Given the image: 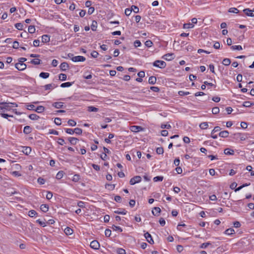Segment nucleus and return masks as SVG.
Here are the masks:
<instances>
[{
  "label": "nucleus",
  "instance_id": "nucleus-36",
  "mask_svg": "<svg viewBox=\"0 0 254 254\" xmlns=\"http://www.w3.org/2000/svg\"><path fill=\"white\" fill-rule=\"evenodd\" d=\"M231 49L232 50H242L243 49L242 47L240 45H235L231 47Z\"/></svg>",
  "mask_w": 254,
  "mask_h": 254
},
{
  "label": "nucleus",
  "instance_id": "nucleus-21",
  "mask_svg": "<svg viewBox=\"0 0 254 254\" xmlns=\"http://www.w3.org/2000/svg\"><path fill=\"white\" fill-rule=\"evenodd\" d=\"M64 233L66 235H71L72 233H73V230L68 227H67L65 229H64Z\"/></svg>",
  "mask_w": 254,
  "mask_h": 254
},
{
  "label": "nucleus",
  "instance_id": "nucleus-54",
  "mask_svg": "<svg viewBox=\"0 0 254 254\" xmlns=\"http://www.w3.org/2000/svg\"><path fill=\"white\" fill-rule=\"evenodd\" d=\"M153 45V43L150 40H147L145 42V45L147 47H151Z\"/></svg>",
  "mask_w": 254,
  "mask_h": 254
},
{
  "label": "nucleus",
  "instance_id": "nucleus-28",
  "mask_svg": "<svg viewBox=\"0 0 254 254\" xmlns=\"http://www.w3.org/2000/svg\"><path fill=\"white\" fill-rule=\"evenodd\" d=\"M199 127L202 129H207L208 128V123L207 122L201 123L199 125Z\"/></svg>",
  "mask_w": 254,
  "mask_h": 254
},
{
  "label": "nucleus",
  "instance_id": "nucleus-26",
  "mask_svg": "<svg viewBox=\"0 0 254 254\" xmlns=\"http://www.w3.org/2000/svg\"><path fill=\"white\" fill-rule=\"evenodd\" d=\"M224 153L226 155H233L234 153V151L233 150L231 149L230 148H226L224 150Z\"/></svg>",
  "mask_w": 254,
  "mask_h": 254
},
{
  "label": "nucleus",
  "instance_id": "nucleus-38",
  "mask_svg": "<svg viewBox=\"0 0 254 254\" xmlns=\"http://www.w3.org/2000/svg\"><path fill=\"white\" fill-rule=\"evenodd\" d=\"M80 179V176L78 174H75L72 179V181L77 182Z\"/></svg>",
  "mask_w": 254,
  "mask_h": 254
},
{
  "label": "nucleus",
  "instance_id": "nucleus-60",
  "mask_svg": "<svg viewBox=\"0 0 254 254\" xmlns=\"http://www.w3.org/2000/svg\"><path fill=\"white\" fill-rule=\"evenodd\" d=\"M171 127V126L169 124H166V125L162 124L161 125V128H167V129H169V128H170Z\"/></svg>",
  "mask_w": 254,
  "mask_h": 254
},
{
  "label": "nucleus",
  "instance_id": "nucleus-13",
  "mask_svg": "<svg viewBox=\"0 0 254 254\" xmlns=\"http://www.w3.org/2000/svg\"><path fill=\"white\" fill-rule=\"evenodd\" d=\"M50 37L48 35H44L42 36V42L43 43H46L50 41Z\"/></svg>",
  "mask_w": 254,
  "mask_h": 254
},
{
  "label": "nucleus",
  "instance_id": "nucleus-6",
  "mask_svg": "<svg viewBox=\"0 0 254 254\" xmlns=\"http://www.w3.org/2000/svg\"><path fill=\"white\" fill-rule=\"evenodd\" d=\"M162 58L166 61H171L175 58V56L173 53H168L165 54L162 57Z\"/></svg>",
  "mask_w": 254,
  "mask_h": 254
},
{
  "label": "nucleus",
  "instance_id": "nucleus-62",
  "mask_svg": "<svg viewBox=\"0 0 254 254\" xmlns=\"http://www.w3.org/2000/svg\"><path fill=\"white\" fill-rule=\"evenodd\" d=\"M98 55V53L96 51H93L91 54V56L94 58H97Z\"/></svg>",
  "mask_w": 254,
  "mask_h": 254
},
{
  "label": "nucleus",
  "instance_id": "nucleus-24",
  "mask_svg": "<svg viewBox=\"0 0 254 254\" xmlns=\"http://www.w3.org/2000/svg\"><path fill=\"white\" fill-rule=\"evenodd\" d=\"M97 27V22L95 20H93L92 21V24L91 25V29L92 31H96Z\"/></svg>",
  "mask_w": 254,
  "mask_h": 254
},
{
  "label": "nucleus",
  "instance_id": "nucleus-37",
  "mask_svg": "<svg viewBox=\"0 0 254 254\" xmlns=\"http://www.w3.org/2000/svg\"><path fill=\"white\" fill-rule=\"evenodd\" d=\"M64 172L62 171H59L56 175V178L58 180L62 179L64 176Z\"/></svg>",
  "mask_w": 254,
  "mask_h": 254
},
{
  "label": "nucleus",
  "instance_id": "nucleus-41",
  "mask_svg": "<svg viewBox=\"0 0 254 254\" xmlns=\"http://www.w3.org/2000/svg\"><path fill=\"white\" fill-rule=\"evenodd\" d=\"M23 25L21 23H17L15 24V27L19 30H22L23 29Z\"/></svg>",
  "mask_w": 254,
  "mask_h": 254
},
{
  "label": "nucleus",
  "instance_id": "nucleus-42",
  "mask_svg": "<svg viewBox=\"0 0 254 254\" xmlns=\"http://www.w3.org/2000/svg\"><path fill=\"white\" fill-rule=\"evenodd\" d=\"M112 229L114 231H118L120 232H122L123 231V229L121 227L119 226H116L115 225H113L112 226Z\"/></svg>",
  "mask_w": 254,
  "mask_h": 254
},
{
  "label": "nucleus",
  "instance_id": "nucleus-51",
  "mask_svg": "<svg viewBox=\"0 0 254 254\" xmlns=\"http://www.w3.org/2000/svg\"><path fill=\"white\" fill-rule=\"evenodd\" d=\"M219 112V108L217 107H215L212 108V113L213 114H217Z\"/></svg>",
  "mask_w": 254,
  "mask_h": 254
},
{
  "label": "nucleus",
  "instance_id": "nucleus-14",
  "mask_svg": "<svg viewBox=\"0 0 254 254\" xmlns=\"http://www.w3.org/2000/svg\"><path fill=\"white\" fill-rule=\"evenodd\" d=\"M32 128L29 126H26L24 127L23 132L26 134H28L31 132Z\"/></svg>",
  "mask_w": 254,
  "mask_h": 254
},
{
  "label": "nucleus",
  "instance_id": "nucleus-32",
  "mask_svg": "<svg viewBox=\"0 0 254 254\" xmlns=\"http://www.w3.org/2000/svg\"><path fill=\"white\" fill-rule=\"evenodd\" d=\"M234 230L233 228H229V229H226L224 233L225 234H227L228 235H231L233 234L234 233Z\"/></svg>",
  "mask_w": 254,
  "mask_h": 254
},
{
  "label": "nucleus",
  "instance_id": "nucleus-48",
  "mask_svg": "<svg viewBox=\"0 0 254 254\" xmlns=\"http://www.w3.org/2000/svg\"><path fill=\"white\" fill-rule=\"evenodd\" d=\"M156 153L158 154H163L164 153V149L163 147H158L156 149Z\"/></svg>",
  "mask_w": 254,
  "mask_h": 254
},
{
  "label": "nucleus",
  "instance_id": "nucleus-45",
  "mask_svg": "<svg viewBox=\"0 0 254 254\" xmlns=\"http://www.w3.org/2000/svg\"><path fill=\"white\" fill-rule=\"evenodd\" d=\"M74 132L76 134L80 135L82 133V130L80 128H75L74 129Z\"/></svg>",
  "mask_w": 254,
  "mask_h": 254
},
{
  "label": "nucleus",
  "instance_id": "nucleus-3",
  "mask_svg": "<svg viewBox=\"0 0 254 254\" xmlns=\"http://www.w3.org/2000/svg\"><path fill=\"white\" fill-rule=\"evenodd\" d=\"M15 67L19 70H23L26 69L27 65L24 63H17L15 64Z\"/></svg>",
  "mask_w": 254,
  "mask_h": 254
},
{
  "label": "nucleus",
  "instance_id": "nucleus-35",
  "mask_svg": "<svg viewBox=\"0 0 254 254\" xmlns=\"http://www.w3.org/2000/svg\"><path fill=\"white\" fill-rule=\"evenodd\" d=\"M194 26L193 24L192 23H185L184 24L183 27L185 29H190L192 28Z\"/></svg>",
  "mask_w": 254,
  "mask_h": 254
},
{
  "label": "nucleus",
  "instance_id": "nucleus-29",
  "mask_svg": "<svg viewBox=\"0 0 254 254\" xmlns=\"http://www.w3.org/2000/svg\"><path fill=\"white\" fill-rule=\"evenodd\" d=\"M50 74L48 72H42L40 73L39 76L41 78L46 79L49 77Z\"/></svg>",
  "mask_w": 254,
  "mask_h": 254
},
{
  "label": "nucleus",
  "instance_id": "nucleus-47",
  "mask_svg": "<svg viewBox=\"0 0 254 254\" xmlns=\"http://www.w3.org/2000/svg\"><path fill=\"white\" fill-rule=\"evenodd\" d=\"M117 253L118 254H126V252L125 250L122 248H118L117 250Z\"/></svg>",
  "mask_w": 254,
  "mask_h": 254
},
{
  "label": "nucleus",
  "instance_id": "nucleus-56",
  "mask_svg": "<svg viewBox=\"0 0 254 254\" xmlns=\"http://www.w3.org/2000/svg\"><path fill=\"white\" fill-rule=\"evenodd\" d=\"M54 122L58 126L61 125V119L59 118H56L55 119Z\"/></svg>",
  "mask_w": 254,
  "mask_h": 254
},
{
  "label": "nucleus",
  "instance_id": "nucleus-23",
  "mask_svg": "<svg viewBox=\"0 0 254 254\" xmlns=\"http://www.w3.org/2000/svg\"><path fill=\"white\" fill-rule=\"evenodd\" d=\"M68 140L71 144L74 145L76 144L78 139L75 137H70Z\"/></svg>",
  "mask_w": 254,
  "mask_h": 254
},
{
  "label": "nucleus",
  "instance_id": "nucleus-44",
  "mask_svg": "<svg viewBox=\"0 0 254 254\" xmlns=\"http://www.w3.org/2000/svg\"><path fill=\"white\" fill-rule=\"evenodd\" d=\"M28 32L30 33H34L35 32V28L34 26L30 25L28 27Z\"/></svg>",
  "mask_w": 254,
  "mask_h": 254
},
{
  "label": "nucleus",
  "instance_id": "nucleus-10",
  "mask_svg": "<svg viewBox=\"0 0 254 254\" xmlns=\"http://www.w3.org/2000/svg\"><path fill=\"white\" fill-rule=\"evenodd\" d=\"M131 131L135 132H137L143 130V128L140 126H132L130 127Z\"/></svg>",
  "mask_w": 254,
  "mask_h": 254
},
{
  "label": "nucleus",
  "instance_id": "nucleus-59",
  "mask_svg": "<svg viewBox=\"0 0 254 254\" xmlns=\"http://www.w3.org/2000/svg\"><path fill=\"white\" fill-rule=\"evenodd\" d=\"M105 234L106 237H110L111 235V230L108 229H106L105 231Z\"/></svg>",
  "mask_w": 254,
  "mask_h": 254
},
{
  "label": "nucleus",
  "instance_id": "nucleus-63",
  "mask_svg": "<svg viewBox=\"0 0 254 254\" xmlns=\"http://www.w3.org/2000/svg\"><path fill=\"white\" fill-rule=\"evenodd\" d=\"M131 11H132V10H131L130 9L126 8L125 9V13L127 16H129L130 14Z\"/></svg>",
  "mask_w": 254,
  "mask_h": 254
},
{
  "label": "nucleus",
  "instance_id": "nucleus-7",
  "mask_svg": "<svg viewBox=\"0 0 254 254\" xmlns=\"http://www.w3.org/2000/svg\"><path fill=\"white\" fill-rule=\"evenodd\" d=\"M90 246L94 250H98L100 247V244L97 241L94 240L90 243Z\"/></svg>",
  "mask_w": 254,
  "mask_h": 254
},
{
  "label": "nucleus",
  "instance_id": "nucleus-25",
  "mask_svg": "<svg viewBox=\"0 0 254 254\" xmlns=\"http://www.w3.org/2000/svg\"><path fill=\"white\" fill-rule=\"evenodd\" d=\"M87 111L89 112H97L99 111V109L93 106H89L88 107Z\"/></svg>",
  "mask_w": 254,
  "mask_h": 254
},
{
  "label": "nucleus",
  "instance_id": "nucleus-17",
  "mask_svg": "<svg viewBox=\"0 0 254 254\" xmlns=\"http://www.w3.org/2000/svg\"><path fill=\"white\" fill-rule=\"evenodd\" d=\"M229 134V133L227 130H224L221 131L219 133V135L221 137L226 138L228 136Z\"/></svg>",
  "mask_w": 254,
  "mask_h": 254
},
{
  "label": "nucleus",
  "instance_id": "nucleus-27",
  "mask_svg": "<svg viewBox=\"0 0 254 254\" xmlns=\"http://www.w3.org/2000/svg\"><path fill=\"white\" fill-rule=\"evenodd\" d=\"M114 212L118 214L125 215L127 213V211L125 209H119L115 211Z\"/></svg>",
  "mask_w": 254,
  "mask_h": 254
},
{
  "label": "nucleus",
  "instance_id": "nucleus-64",
  "mask_svg": "<svg viewBox=\"0 0 254 254\" xmlns=\"http://www.w3.org/2000/svg\"><path fill=\"white\" fill-rule=\"evenodd\" d=\"M77 206L80 208H84L85 207L84 202L82 201H79L77 203Z\"/></svg>",
  "mask_w": 254,
  "mask_h": 254
},
{
  "label": "nucleus",
  "instance_id": "nucleus-30",
  "mask_svg": "<svg viewBox=\"0 0 254 254\" xmlns=\"http://www.w3.org/2000/svg\"><path fill=\"white\" fill-rule=\"evenodd\" d=\"M45 110L44 107L42 106H39L37 107V108L35 110L36 112L38 113H41L44 112Z\"/></svg>",
  "mask_w": 254,
  "mask_h": 254
},
{
  "label": "nucleus",
  "instance_id": "nucleus-2",
  "mask_svg": "<svg viewBox=\"0 0 254 254\" xmlns=\"http://www.w3.org/2000/svg\"><path fill=\"white\" fill-rule=\"evenodd\" d=\"M141 181V178L139 176H136L132 178L129 181V184L131 185H133L136 183L140 182Z\"/></svg>",
  "mask_w": 254,
  "mask_h": 254
},
{
  "label": "nucleus",
  "instance_id": "nucleus-16",
  "mask_svg": "<svg viewBox=\"0 0 254 254\" xmlns=\"http://www.w3.org/2000/svg\"><path fill=\"white\" fill-rule=\"evenodd\" d=\"M243 11L245 13V14L249 16H254V14L253 13V11L251 10L250 8H246L244 9Z\"/></svg>",
  "mask_w": 254,
  "mask_h": 254
},
{
  "label": "nucleus",
  "instance_id": "nucleus-8",
  "mask_svg": "<svg viewBox=\"0 0 254 254\" xmlns=\"http://www.w3.org/2000/svg\"><path fill=\"white\" fill-rule=\"evenodd\" d=\"M144 237L146 238L147 241L151 244H152L154 243V241L151 236V235L148 233V232H146L144 234Z\"/></svg>",
  "mask_w": 254,
  "mask_h": 254
},
{
  "label": "nucleus",
  "instance_id": "nucleus-49",
  "mask_svg": "<svg viewBox=\"0 0 254 254\" xmlns=\"http://www.w3.org/2000/svg\"><path fill=\"white\" fill-rule=\"evenodd\" d=\"M130 9L135 13H137L139 12L138 7L135 5H132Z\"/></svg>",
  "mask_w": 254,
  "mask_h": 254
},
{
  "label": "nucleus",
  "instance_id": "nucleus-57",
  "mask_svg": "<svg viewBox=\"0 0 254 254\" xmlns=\"http://www.w3.org/2000/svg\"><path fill=\"white\" fill-rule=\"evenodd\" d=\"M150 89L155 92H158L160 91V89L156 86H151L150 87Z\"/></svg>",
  "mask_w": 254,
  "mask_h": 254
},
{
  "label": "nucleus",
  "instance_id": "nucleus-61",
  "mask_svg": "<svg viewBox=\"0 0 254 254\" xmlns=\"http://www.w3.org/2000/svg\"><path fill=\"white\" fill-rule=\"evenodd\" d=\"M141 45V42L139 40H136L134 42V45L135 47H138L140 46Z\"/></svg>",
  "mask_w": 254,
  "mask_h": 254
},
{
  "label": "nucleus",
  "instance_id": "nucleus-15",
  "mask_svg": "<svg viewBox=\"0 0 254 254\" xmlns=\"http://www.w3.org/2000/svg\"><path fill=\"white\" fill-rule=\"evenodd\" d=\"M161 212V209L159 207H155L153 210L152 211V214L154 216H158Z\"/></svg>",
  "mask_w": 254,
  "mask_h": 254
},
{
  "label": "nucleus",
  "instance_id": "nucleus-9",
  "mask_svg": "<svg viewBox=\"0 0 254 254\" xmlns=\"http://www.w3.org/2000/svg\"><path fill=\"white\" fill-rule=\"evenodd\" d=\"M64 103L63 102H55L53 104V106L57 109H61L65 108L64 106Z\"/></svg>",
  "mask_w": 254,
  "mask_h": 254
},
{
  "label": "nucleus",
  "instance_id": "nucleus-19",
  "mask_svg": "<svg viewBox=\"0 0 254 254\" xmlns=\"http://www.w3.org/2000/svg\"><path fill=\"white\" fill-rule=\"evenodd\" d=\"M156 77L154 76H151L149 78L148 83L150 84H154L156 82Z\"/></svg>",
  "mask_w": 254,
  "mask_h": 254
},
{
  "label": "nucleus",
  "instance_id": "nucleus-5",
  "mask_svg": "<svg viewBox=\"0 0 254 254\" xmlns=\"http://www.w3.org/2000/svg\"><path fill=\"white\" fill-rule=\"evenodd\" d=\"M7 103L1 102L0 103V111L4 112L5 111H9Z\"/></svg>",
  "mask_w": 254,
  "mask_h": 254
},
{
  "label": "nucleus",
  "instance_id": "nucleus-50",
  "mask_svg": "<svg viewBox=\"0 0 254 254\" xmlns=\"http://www.w3.org/2000/svg\"><path fill=\"white\" fill-rule=\"evenodd\" d=\"M163 180V176H156L153 178V181L155 182H158V181H162Z\"/></svg>",
  "mask_w": 254,
  "mask_h": 254
},
{
  "label": "nucleus",
  "instance_id": "nucleus-12",
  "mask_svg": "<svg viewBox=\"0 0 254 254\" xmlns=\"http://www.w3.org/2000/svg\"><path fill=\"white\" fill-rule=\"evenodd\" d=\"M234 135L237 138H239L241 139V140H246V139L247 138L246 135L245 134H243L242 133H235Z\"/></svg>",
  "mask_w": 254,
  "mask_h": 254
},
{
  "label": "nucleus",
  "instance_id": "nucleus-53",
  "mask_svg": "<svg viewBox=\"0 0 254 254\" xmlns=\"http://www.w3.org/2000/svg\"><path fill=\"white\" fill-rule=\"evenodd\" d=\"M239 10L235 7L230 8L229 10V12L237 13L239 12Z\"/></svg>",
  "mask_w": 254,
  "mask_h": 254
},
{
  "label": "nucleus",
  "instance_id": "nucleus-58",
  "mask_svg": "<svg viewBox=\"0 0 254 254\" xmlns=\"http://www.w3.org/2000/svg\"><path fill=\"white\" fill-rule=\"evenodd\" d=\"M211 245V244L209 242L208 243H204L202 244L200 246V248L201 249H205L209 245Z\"/></svg>",
  "mask_w": 254,
  "mask_h": 254
},
{
  "label": "nucleus",
  "instance_id": "nucleus-31",
  "mask_svg": "<svg viewBox=\"0 0 254 254\" xmlns=\"http://www.w3.org/2000/svg\"><path fill=\"white\" fill-rule=\"evenodd\" d=\"M231 62L230 59L228 58H225L223 60L222 64L226 66H228L230 64Z\"/></svg>",
  "mask_w": 254,
  "mask_h": 254
},
{
  "label": "nucleus",
  "instance_id": "nucleus-18",
  "mask_svg": "<svg viewBox=\"0 0 254 254\" xmlns=\"http://www.w3.org/2000/svg\"><path fill=\"white\" fill-rule=\"evenodd\" d=\"M30 63L35 65H38L41 64V60L38 58L34 59L31 60V61H30Z\"/></svg>",
  "mask_w": 254,
  "mask_h": 254
},
{
  "label": "nucleus",
  "instance_id": "nucleus-33",
  "mask_svg": "<svg viewBox=\"0 0 254 254\" xmlns=\"http://www.w3.org/2000/svg\"><path fill=\"white\" fill-rule=\"evenodd\" d=\"M29 118L32 120H37L39 118V117L35 114H32L29 116Z\"/></svg>",
  "mask_w": 254,
  "mask_h": 254
},
{
  "label": "nucleus",
  "instance_id": "nucleus-46",
  "mask_svg": "<svg viewBox=\"0 0 254 254\" xmlns=\"http://www.w3.org/2000/svg\"><path fill=\"white\" fill-rule=\"evenodd\" d=\"M68 125L71 127L75 126L76 125V123L73 120H69L67 122Z\"/></svg>",
  "mask_w": 254,
  "mask_h": 254
},
{
  "label": "nucleus",
  "instance_id": "nucleus-11",
  "mask_svg": "<svg viewBox=\"0 0 254 254\" xmlns=\"http://www.w3.org/2000/svg\"><path fill=\"white\" fill-rule=\"evenodd\" d=\"M69 68L68 64L66 62L62 63L60 65V69L63 71H65Z\"/></svg>",
  "mask_w": 254,
  "mask_h": 254
},
{
  "label": "nucleus",
  "instance_id": "nucleus-40",
  "mask_svg": "<svg viewBox=\"0 0 254 254\" xmlns=\"http://www.w3.org/2000/svg\"><path fill=\"white\" fill-rule=\"evenodd\" d=\"M253 105H254V103L253 102H251L249 101H245L243 103V106L245 107H249Z\"/></svg>",
  "mask_w": 254,
  "mask_h": 254
},
{
  "label": "nucleus",
  "instance_id": "nucleus-4",
  "mask_svg": "<svg viewBox=\"0 0 254 254\" xmlns=\"http://www.w3.org/2000/svg\"><path fill=\"white\" fill-rule=\"evenodd\" d=\"M85 60V58L81 56H75L74 57H72L71 59V60L73 62H84Z\"/></svg>",
  "mask_w": 254,
  "mask_h": 254
},
{
  "label": "nucleus",
  "instance_id": "nucleus-43",
  "mask_svg": "<svg viewBox=\"0 0 254 254\" xmlns=\"http://www.w3.org/2000/svg\"><path fill=\"white\" fill-rule=\"evenodd\" d=\"M66 75L64 73H61L59 74V79L62 81H64L66 79Z\"/></svg>",
  "mask_w": 254,
  "mask_h": 254
},
{
  "label": "nucleus",
  "instance_id": "nucleus-55",
  "mask_svg": "<svg viewBox=\"0 0 254 254\" xmlns=\"http://www.w3.org/2000/svg\"><path fill=\"white\" fill-rule=\"evenodd\" d=\"M36 222L39 223L42 227H45L46 226V222L41 221L40 219L37 220Z\"/></svg>",
  "mask_w": 254,
  "mask_h": 254
},
{
  "label": "nucleus",
  "instance_id": "nucleus-39",
  "mask_svg": "<svg viewBox=\"0 0 254 254\" xmlns=\"http://www.w3.org/2000/svg\"><path fill=\"white\" fill-rule=\"evenodd\" d=\"M37 214V213L34 210H31L28 212V216L31 217H33L34 216L36 215Z\"/></svg>",
  "mask_w": 254,
  "mask_h": 254
},
{
  "label": "nucleus",
  "instance_id": "nucleus-34",
  "mask_svg": "<svg viewBox=\"0 0 254 254\" xmlns=\"http://www.w3.org/2000/svg\"><path fill=\"white\" fill-rule=\"evenodd\" d=\"M72 83H73L72 82H64V83H62L61 85V87H63V88L68 87L71 86Z\"/></svg>",
  "mask_w": 254,
  "mask_h": 254
},
{
  "label": "nucleus",
  "instance_id": "nucleus-20",
  "mask_svg": "<svg viewBox=\"0 0 254 254\" xmlns=\"http://www.w3.org/2000/svg\"><path fill=\"white\" fill-rule=\"evenodd\" d=\"M40 209L44 212H46L49 210V206L47 204H43L40 206Z\"/></svg>",
  "mask_w": 254,
  "mask_h": 254
},
{
  "label": "nucleus",
  "instance_id": "nucleus-52",
  "mask_svg": "<svg viewBox=\"0 0 254 254\" xmlns=\"http://www.w3.org/2000/svg\"><path fill=\"white\" fill-rule=\"evenodd\" d=\"M7 104H8V108H9V110H10V109L14 107H17V104L15 103H7Z\"/></svg>",
  "mask_w": 254,
  "mask_h": 254
},
{
  "label": "nucleus",
  "instance_id": "nucleus-1",
  "mask_svg": "<svg viewBox=\"0 0 254 254\" xmlns=\"http://www.w3.org/2000/svg\"><path fill=\"white\" fill-rule=\"evenodd\" d=\"M153 65L160 68H164L166 66V64L163 61L156 60L153 63Z\"/></svg>",
  "mask_w": 254,
  "mask_h": 254
},
{
  "label": "nucleus",
  "instance_id": "nucleus-22",
  "mask_svg": "<svg viewBox=\"0 0 254 254\" xmlns=\"http://www.w3.org/2000/svg\"><path fill=\"white\" fill-rule=\"evenodd\" d=\"M56 87H57V86L55 85V84H53V83L46 84V85L44 86V88H45V90H49V89L55 88Z\"/></svg>",
  "mask_w": 254,
  "mask_h": 254
}]
</instances>
